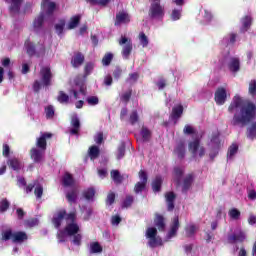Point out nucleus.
<instances>
[{
	"label": "nucleus",
	"mask_w": 256,
	"mask_h": 256,
	"mask_svg": "<svg viewBox=\"0 0 256 256\" xmlns=\"http://www.w3.org/2000/svg\"><path fill=\"white\" fill-rule=\"evenodd\" d=\"M94 141H95L96 145H102V143H103V132H98L94 136Z\"/></svg>",
	"instance_id": "338daca9"
},
{
	"label": "nucleus",
	"mask_w": 256,
	"mask_h": 256,
	"mask_svg": "<svg viewBox=\"0 0 256 256\" xmlns=\"http://www.w3.org/2000/svg\"><path fill=\"white\" fill-rule=\"evenodd\" d=\"M214 99L218 105L225 104V89L223 87L216 90Z\"/></svg>",
	"instance_id": "bb28decb"
},
{
	"label": "nucleus",
	"mask_w": 256,
	"mask_h": 256,
	"mask_svg": "<svg viewBox=\"0 0 256 256\" xmlns=\"http://www.w3.org/2000/svg\"><path fill=\"white\" fill-rule=\"evenodd\" d=\"M129 121L131 125L139 123V113L137 110H133L130 114Z\"/></svg>",
	"instance_id": "8fccbe9b"
},
{
	"label": "nucleus",
	"mask_w": 256,
	"mask_h": 256,
	"mask_svg": "<svg viewBox=\"0 0 256 256\" xmlns=\"http://www.w3.org/2000/svg\"><path fill=\"white\" fill-rule=\"evenodd\" d=\"M97 191L93 187H89L82 192V196L86 201H93L95 199Z\"/></svg>",
	"instance_id": "7c9ffc66"
},
{
	"label": "nucleus",
	"mask_w": 256,
	"mask_h": 256,
	"mask_svg": "<svg viewBox=\"0 0 256 256\" xmlns=\"http://www.w3.org/2000/svg\"><path fill=\"white\" fill-rule=\"evenodd\" d=\"M115 203V194L114 192H109L106 198V205H113Z\"/></svg>",
	"instance_id": "69168bd1"
},
{
	"label": "nucleus",
	"mask_w": 256,
	"mask_h": 256,
	"mask_svg": "<svg viewBox=\"0 0 256 256\" xmlns=\"http://www.w3.org/2000/svg\"><path fill=\"white\" fill-rule=\"evenodd\" d=\"M191 185H193V174H188L183 181V193H187L191 189Z\"/></svg>",
	"instance_id": "2f4dec72"
},
{
	"label": "nucleus",
	"mask_w": 256,
	"mask_h": 256,
	"mask_svg": "<svg viewBox=\"0 0 256 256\" xmlns=\"http://www.w3.org/2000/svg\"><path fill=\"white\" fill-rule=\"evenodd\" d=\"M138 177L140 181L134 185V193H136V195L143 193V191L147 189V182L149 181V176H147V172L145 170H140L138 172Z\"/></svg>",
	"instance_id": "423d86ee"
},
{
	"label": "nucleus",
	"mask_w": 256,
	"mask_h": 256,
	"mask_svg": "<svg viewBox=\"0 0 256 256\" xmlns=\"http://www.w3.org/2000/svg\"><path fill=\"white\" fill-rule=\"evenodd\" d=\"M43 23H45V12H40L32 24L34 33H41L43 31Z\"/></svg>",
	"instance_id": "9b49d317"
},
{
	"label": "nucleus",
	"mask_w": 256,
	"mask_h": 256,
	"mask_svg": "<svg viewBox=\"0 0 256 256\" xmlns=\"http://www.w3.org/2000/svg\"><path fill=\"white\" fill-rule=\"evenodd\" d=\"M79 23H81V15L72 16L68 23L67 29H76V27H79Z\"/></svg>",
	"instance_id": "473e14b6"
},
{
	"label": "nucleus",
	"mask_w": 256,
	"mask_h": 256,
	"mask_svg": "<svg viewBox=\"0 0 256 256\" xmlns=\"http://www.w3.org/2000/svg\"><path fill=\"white\" fill-rule=\"evenodd\" d=\"M170 17H171L172 21H179V19H181V10H179V9L172 10Z\"/></svg>",
	"instance_id": "bf43d9fd"
},
{
	"label": "nucleus",
	"mask_w": 256,
	"mask_h": 256,
	"mask_svg": "<svg viewBox=\"0 0 256 256\" xmlns=\"http://www.w3.org/2000/svg\"><path fill=\"white\" fill-rule=\"evenodd\" d=\"M247 241V232L241 228L235 230L233 234L228 235V243H243Z\"/></svg>",
	"instance_id": "1a4fd4ad"
},
{
	"label": "nucleus",
	"mask_w": 256,
	"mask_h": 256,
	"mask_svg": "<svg viewBox=\"0 0 256 256\" xmlns=\"http://www.w3.org/2000/svg\"><path fill=\"white\" fill-rule=\"evenodd\" d=\"M7 165L13 171H21V161L17 158H10L7 160Z\"/></svg>",
	"instance_id": "c756f323"
},
{
	"label": "nucleus",
	"mask_w": 256,
	"mask_h": 256,
	"mask_svg": "<svg viewBox=\"0 0 256 256\" xmlns=\"http://www.w3.org/2000/svg\"><path fill=\"white\" fill-rule=\"evenodd\" d=\"M228 68L232 73H237L239 71V59L232 58L228 63Z\"/></svg>",
	"instance_id": "e433bc0d"
},
{
	"label": "nucleus",
	"mask_w": 256,
	"mask_h": 256,
	"mask_svg": "<svg viewBox=\"0 0 256 256\" xmlns=\"http://www.w3.org/2000/svg\"><path fill=\"white\" fill-rule=\"evenodd\" d=\"M119 45H124L122 48V56L124 59H129V55H131V52L133 51V42L131 39L127 37H121L119 40Z\"/></svg>",
	"instance_id": "9d476101"
},
{
	"label": "nucleus",
	"mask_w": 256,
	"mask_h": 256,
	"mask_svg": "<svg viewBox=\"0 0 256 256\" xmlns=\"http://www.w3.org/2000/svg\"><path fill=\"white\" fill-rule=\"evenodd\" d=\"M181 115H183V105L179 104L177 106H174L170 114L171 119H181Z\"/></svg>",
	"instance_id": "c85d7f7f"
},
{
	"label": "nucleus",
	"mask_w": 256,
	"mask_h": 256,
	"mask_svg": "<svg viewBox=\"0 0 256 256\" xmlns=\"http://www.w3.org/2000/svg\"><path fill=\"white\" fill-rule=\"evenodd\" d=\"M146 237L147 239H151L153 237H157V228L155 227H149L146 230Z\"/></svg>",
	"instance_id": "864d4df0"
},
{
	"label": "nucleus",
	"mask_w": 256,
	"mask_h": 256,
	"mask_svg": "<svg viewBox=\"0 0 256 256\" xmlns=\"http://www.w3.org/2000/svg\"><path fill=\"white\" fill-rule=\"evenodd\" d=\"M79 197V190L77 188H72L68 192H66V199L69 205H74L77 203V199Z\"/></svg>",
	"instance_id": "4be33fe9"
},
{
	"label": "nucleus",
	"mask_w": 256,
	"mask_h": 256,
	"mask_svg": "<svg viewBox=\"0 0 256 256\" xmlns=\"http://www.w3.org/2000/svg\"><path fill=\"white\" fill-rule=\"evenodd\" d=\"M24 49L26 50L28 57H43L47 51L44 44L38 43L37 49V45H35L29 38L24 42Z\"/></svg>",
	"instance_id": "7ed1b4c3"
},
{
	"label": "nucleus",
	"mask_w": 256,
	"mask_h": 256,
	"mask_svg": "<svg viewBox=\"0 0 256 256\" xmlns=\"http://www.w3.org/2000/svg\"><path fill=\"white\" fill-rule=\"evenodd\" d=\"M163 185V178L161 176H156L152 181V189L154 193H159L161 191V186Z\"/></svg>",
	"instance_id": "f704fd0d"
},
{
	"label": "nucleus",
	"mask_w": 256,
	"mask_h": 256,
	"mask_svg": "<svg viewBox=\"0 0 256 256\" xmlns=\"http://www.w3.org/2000/svg\"><path fill=\"white\" fill-rule=\"evenodd\" d=\"M79 231V224L76 222L68 223L64 228V233H66L67 237H73V235H77Z\"/></svg>",
	"instance_id": "a211bd4d"
},
{
	"label": "nucleus",
	"mask_w": 256,
	"mask_h": 256,
	"mask_svg": "<svg viewBox=\"0 0 256 256\" xmlns=\"http://www.w3.org/2000/svg\"><path fill=\"white\" fill-rule=\"evenodd\" d=\"M72 243L74 245H77V247L81 246V241L83 239V236L79 233L75 234V235H72Z\"/></svg>",
	"instance_id": "13d9d810"
},
{
	"label": "nucleus",
	"mask_w": 256,
	"mask_h": 256,
	"mask_svg": "<svg viewBox=\"0 0 256 256\" xmlns=\"http://www.w3.org/2000/svg\"><path fill=\"white\" fill-rule=\"evenodd\" d=\"M62 185L63 187H73V185H75V178H73V174L65 172L62 177Z\"/></svg>",
	"instance_id": "393cba45"
},
{
	"label": "nucleus",
	"mask_w": 256,
	"mask_h": 256,
	"mask_svg": "<svg viewBox=\"0 0 256 256\" xmlns=\"http://www.w3.org/2000/svg\"><path fill=\"white\" fill-rule=\"evenodd\" d=\"M6 3H10L9 11L11 15H17L21 11V5H23V0H5Z\"/></svg>",
	"instance_id": "2eb2a0df"
},
{
	"label": "nucleus",
	"mask_w": 256,
	"mask_h": 256,
	"mask_svg": "<svg viewBox=\"0 0 256 256\" xmlns=\"http://www.w3.org/2000/svg\"><path fill=\"white\" fill-rule=\"evenodd\" d=\"M135 199L131 195H127L124 201L122 202V209H128V207H131L133 205V201Z\"/></svg>",
	"instance_id": "09e8293b"
},
{
	"label": "nucleus",
	"mask_w": 256,
	"mask_h": 256,
	"mask_svg": "<svg viewBox=\"0 0 256 256\" xmlns=\"http://www.w3.org/2000/svg\"><path fill=\"white\" fill-rule=\"evenodd\" d=\"M90 253L91 254L103 253V246H101L99 242H92L90 244Z\"/></svg>",
	"instance_id": "58836bf2"
},
{
	"label": "nucleus",
	"mask_w": 256,
	"mask_h": 256,
	"mask_svg": "<svg viewBox=\"0 0 256 256\" xmlns=\"http://www.w3.org/2000/svg\"><path fill=\"white\" fill-rule=\"evenodd\" d=\"M51 0H42L41 3V7L43 9H45V7H47L46 9V15H48V17H51V15H53V13H55V9H57V4L55 2H50Z\"/></svg>",
	"instance_id": "412c9836"
},
{
	"label": "nucleus",
	"mask_w": 256,
	"mask_h": 256,
	"mask_svg": "<svg viewBox=\"0 0 256 256\" xmlns=\"http://www.w3.org/2000/svg\"><path fill=\"white\" fill-rule=\"evenodd\" d=\"M138 39L140 41V44L142 45V47H148L149 45V38L147 37V35L145 34V32H140Z\"/></svg>",
	"instance_id": "de8ad7c7"
},
{
	"label": "nucleus",
	"mask_w": 256,
	"mask_h": 256,
	"mask_svg": "<svg viewBox=\"0 0 256 256\" xmlns=\"http://www.w3.org/2000/svg\"><path fill=\"white\" fill-rule=\"evenodd\" d=\"M57 101L62 105H67L69 104V101H70L69 95L64 91H59L57 96Z\"/></svg>",
	"instance_id": "c9c22d12"
},
{
	"label": "nucleus",
	"mask_w": 256,
	"mask_h": 256,
	"mask_svg": "<svg viewBox=\"0 0 256 256\" xmlns=\"http://www.w3.org/2000/svg\"><path fill=\"white\" fill-rule=\"evenodd\" d=\"M101 155V150L99 149V146L92 145L88 149V157L91 161H95V159H99V156Z\"/></svg>",
	"instance_id": "a878e982"
},
{
	"label": "nucleus",
	"mask_w": 256,
	"mask_h": 256,
	"mask_svg": "<svg viewBox=\"0 0 256 256\" xmlns=\"http://www.w3.org/2000/svg\"><path fill=\"white\" fill-rule=\"evenodd\" d=\"M228 217L233 221H239V219H241V211L236 208H232L228 211Z\"/></svg>",
	"instance_id": "4c0bfd02"
},
{
	"label": "nucleus",
	"mask_w": 256,
	"mask_h": 256,
	"mask_svg": "<svg viewBox=\"0 0 256 256\" xmlns=\"http://www.w3.org/2000/svg\"><path fill=\"white\" fill-rule=\"evenodd\" d=\"M10 207H11V202H9L7 198H3L0 201V213H6V211H9Z\"/></svg>",
	"instance_id": "37998d69"
},
{
	"label": "nucleus",
	"mask_w": 256,
	"mask_h": 256,
	"mask_svg": "<svg viewBox=\"0 0 256 256\" xmlns=\"http://www.w3.org/2000/svg\"><path fill=\"white\" fill-rule=\"evenodd\" d=\"M234 103L236 109H240V112L234 116V125H247L256 113V105L249 101H243L239 97L234 99Z\"/></svg>",
	"instance_id": "f257e3e1"
},
{
	"label": "nucleus",
	"mask_w": 256,
	"mask_h": 256,
	"mask_svg": "<svg viewBox=\"0 0 256 256\" xmlns=\"http://www.w3.org/2000/svg\"><path fill=\"white\" fill-rule=\"evenodd\" d=\"M65 19H60L58 24H55L54 29L57 33V35L61 36L63 35V31L65 30Z\"/></svg>",
	"instance_id": "ea45409f"
},
{
	"label": "nucleus",
	"mask_w": 256,
	"mask_h": 256,
	"mask_svg": "<svg viewBox=\"0 0 256 256\" xmlns=\"http://www.w3.org/2000/svg\"><path fill=\"white\" fill-rule=\"evenodd\" d=\"M188 149L194 157H197V153L199 157L205 156V147L201 146V140L199 138H196L194 141L189 142Z\"/></svg>",
	"instance_id": "0eeeda50"
},
{
	"label": "nucleus",
	"mask_w": 256,
	"mask_h": 256,
	"mask_svg": "<svg viewBox=\"0 0 256 256\" xmlns=\"http://www.w3.org/2000/svg\"><path fill=\"white\" fill-rule=\"evenodd\" d=\"M128 23H131V16L127 12H119L116 14V19L114 22L115 27H119V25H127Z\"/></svg>",
	"instance_id": "ddd939ff"
},
{
	"label": "nucleus",
	"mask_w": 256,
	"mask_h": 256,
	"mask_svg": "<svg viewBox=\"0 0 256 256\" xmlns=\"http://www.w3.org/2000/svg\"><path fill=\"white\" fill-rule=\"evenodd\" d=\"M29 239L27 232L24 231H17L13 232V230H5L2 232V241H9L11 240L12 243H25Z\"/></svg>",
	"instance_id": "20e7f679"
},
{
	"label": "nucleus",
	"mask_w": 256,
	"mask_h": 256,
	"mask_svg": "<svg viewBox=\"0 0 256 256\" xmlns=\"http://www.w3.org/2000/svg\"><path fill=\"white\" fill-rule=\"evenodd\" d=\"M179 227H181V224L179 223V216H175L172 220L170 230L168 232L169 239H172V237L177 236V231H179Z\"/></svg>",
	"instance_id": "f3484780"
},
{
	"label": "nucleus",
	"mask_w": 256,
	"mask_h": 256,
	"mask_svg": "<svg viewBox=\"0 0 256 256\" xmlns=\"http://www.w3.org/2000/svg\"><path fill=\"white\" fill-rule=\"evenodd\" d=\"M249 139H255L256 137V122L248 129Z\"/></svg>",
	"instance_id": "0e129e2a"
},
{
	"label": "nucleus",
	"mask_w": 256,
	"mask_h": 256,
	"mask_svg": "<svg viewBox=\"0 0 256 256\" xmlns=\"http://www.w3.org/2000/svg\"><path fill=\"white\" fill-rule=\"evenodd\" d=\"M174 175L177 177V183L181 182V178L183 177V169L179 167L174 168Z\"/></svg>",
	"instance_id": "e2e57ef3"
},
{
	"label": "nucleus",
	"mask_w": 256,
	"mask_h": 256,
	"mask_svg": "<svg viewBox=\"0 0 256 256\" xmlns=\"http://www.w3.org/2000/svg\"><path fill=\"white\" fill-rule=\"evenodd\" d=\"M154 225L157 227L158 231H165V227H167V224L165 223V217L159 213H156L154 218Z\"/></svg>",
	"instance_id": "5701e85b"
},
{
	"label": "nucleus",
	"mask_w": 256,
	"mask_h": 256,
	"mask_svg": "<svg viewBox=\"0 0 256 256\" xmlns=\"http://www.w3.org/2000/svg\"><path fill=\"white\" fill-rule=\"evenodd\" d=\"M110 176L112 181H114L116 185H121V183H123V176L121 175V172H119V170H112L110 172Z\"/></svg>",
	"instance_id": "72a5a7b5"
},
{
	"label": "nucleus",
	"mask_w": 256,
	"mask_h": 256,
	"mask_svg": "<svg viewBox=\"0 0 256 256\" xmlns=\"http://www.w3.org/2000/svg\"><path fill=\"white\" fill-rule=\"evenodd\" d=\"M165 199L168 211H173V209H175V199H177V195H175L174 192H167Z\"/></svg>",
	"instance_id": "b1692460"
},
{
	"label": "nucleus",
	"mask_w": 256,
	"mask_h": 256,
	"mask_svg": "<svg viewBox=\"0 0 256 256\" xmlns=\"http://www.w3.org/2000/svg\"><path fill=\"white\" fill-rule=\"evenodd\" d=\"M132 95H133V89L131 88L128 89V91L124 92L120 97L122 103H126V104L129 103V101H131Z\"/></svg>",
	"instance_id": "a18cd8bd"
},
{
	"label": "nucleus",
	"mask_w": 256,
	"mask_h": 256,
	"mask_svg": "<svg viewBox=\"0 0 256 256\" xmlns=\"http://www.w3.org/2000/svg\"><path fill=\"white\" fill-rule=\"evenodd\" d=\"M93 63L89 62L84 67V77H89L91 75V72L93 71Z\"/></svg>",
	"instance_id": "680f3d73"
},
{
	"label": "nucleus",
	"mask_w": 256,
	"mask_h": 256,
	"mask_svg": "<svg viewBox=\"0 0 256 256\" xmlns=\"http://www.w3.org/2000/svg\"><path fill=\"white\" fill-rule=\"evenodd\" d=\"M113 53L108 52L106 53L102 58V65L104 67H109L111 65V62L113 61Z\"/></svg>",
	"instance_id": "79ce46f5"
},
{
	"label": "nucleus",
	"mask_w": 256,
	"mask_h": 256,
	"mask_svg": "<svg viewBox=\"0 0 256 256\" xmlns=\"http://www.w3.org/2000/svg\"><path fill=\"white\" fill-rule=\"evenodd\" d=\"M140 134L143 141H149L151 139V130L145 126L142 127Z\"/></svg>",
	"instance_id": "49530a36"
},
{
	"label": "nucleus",
	"mask_w": 256,
	"mask_h": 256,
	"mask_svg": "<svg viewBox=\"0 0 256 256\" xmlns=\"http://www.w3.org/2000/svg\"><path fill=\"white\" fill-rule=\"evenodd\" d=\"M209 147H211L210 159H212L213 161L215 157H217V153H219V147H221V140L219 139V133L215 132L212 134Z\"/></svg>",
	"instance_id": "6e6552de"
},
{
	"label": "nucleus",
	"mask_w": 256,
	"mask_h": 256,
	"mask_svg": "<svg viewBox=\"0 0 256 256\" xmlns=\"http://www.w3.org/2000/svg\"><path fill=\"white\" fill-rule=\"evenodd\" d=\"M175 155H177L178 159H185V142L180 141L177 145L176 148L174 149Z\"/></svg>",
	"instance_id": "cd10ccee"
},
{
	"label": "nucleus",
	"mask_w": 256,
	"mask_h": 256,
	"mask_svg": "<svg viewBox=\"0 0 256 256\" xmlns=\"http://www.w3.org/2000/svg\"><path fill=\"white\" fill-rule=\"evenodd\" d=\"M40 77L41 82L39 80H35L32 86L35 93H39V91H41V85H43V87H50L51 81L53 79V72H51V67L43 66L40 69Z\"/></svg>",
	"instance_id": "f03ea898"
},
{
	"label": "nucleus",
	"mask_w": 256,
	"mask_h": 256,
	"mask_svg": "<svg viewBox=\"0 0 256 256\" xmlns=\"http://www.w3.org/2000/svg\"><path fill=\"white\" fill-rule=\"evenodd\" d=\"M242 31H247L249 27H251V17L246 16L244 19H242Z\"/></svg>",
	"instance_id": "6e6d98bb"
},
{
	"label": "nucleus",
	"mask_w": 256,
	"mask_h": 256,
	"mask_svg": "<svg viewBox=\"0 0 256 256\" xmlns=\"http://www.w3.org/2000/svg\"><path fill=\"white\" fill-rule=\"evenodd\" d=\"M26 227H37L39 225V220L37 218H30L25 221Z\"/></svg>",
	"instance_id": "4d7b16f0"
},
{
	"label": "nucleus",
	"mask_w": 256,
	"mask_h": 256,
	"mask_svg": "<svg viewBox=\"0 0 256 256\" xmlns=\"http://www.w3.org/2000/svg\"><path fill=\"white\" fill-rule=\"evenodd\" d=\"M44 155L45 150H41V148H32L30 150V157L33 159L34 163H41Z\"/></svg>",
	"instance_id": "dca6fc26"
},
{
	"label": "nucleus",
	"mask_w": 256,
	"mask_h": 256,
	"mask_svg": "<svg viewBox=\"0 0 256 256\" xmlns=\"http://www.w3.org/2000/svg\"><path fill=\"white\" fill-rule=\"evenodd\" d=\"M70 124L72 127L70 129L71 135H79V131H81V120L79 119V116H77V114H73L71 116Z\"/></svg>",
	"instance_id": "f8f14e48"
},
{
	"label": "nucleus",
	"mask_w": 256,
	"mask_h": 256,
	"mask_svg": "<svg viewBox=\"0 0 256 256\" xmlns=\"http://www.w3.org/2000/svg\"><path fill=\"white\" fill-rule=\"evenodd\" d=\"M148 245L151 247V249H155V247H158V245H163V241L161 238L155 236L153 238H149Z\"/></svg>",
	"instance_id": "a19ab883"
},
{
	"label": "nucleus",
	"mask_w": 256,
	"mask_h": 256,
	"mask_svg": "<svg viewBox=\"0 0 256 256\" xmlns=\"http://www.w3.org/2000/svg\"><path fill=\"white\" fill-rule=\"evenodd\" d=\"M125 157V144H122L118 148L117 159H123Z\"/></svg>",
	"instance_id": "774afa93"
},
{
	"label": "nucleus",
	"mask_w": 256,
	"mask_h": 256,
	"mask_svg": "<svg viewBox=\"0 0 256 256\" xmlns=\"http://www.w3.org/2000/svg\"><path fill=\"white\" fill-rule=\"evenodd\" d=\"M239 150V146L237 144H232L228 149V159H233V156L237 153Z\"/></svg>",
	"instance_id": "3c124183"
},
{
	"label": "nucleus",
	"mask_w": 256,
	"mask_h": 256,
	"mask_svg": "<svg viewBox=\"0 0 256 256\" xmlns=\"http://www.w3.org/2000/svg\"><path fill=\"white\" fill-rule=\"evenodd\" d=\"M88 105H91V106H95V105H99V97L97 96H89L87 99H86Z\"/></svg>",
	"instance_id": "052dcab7"
},
{
	"label": "nucleus",
	"mask_w": 256,
	"mask_h": 256,
	"mask_svg": "<svg viewBox=\"0 0 256 256\" xmlns=\"http://www.w3.org/2000/svg\"><path fill=\"white\" fill-rule=\"evenodd\" d=\"M46 118L53 119L55 117V108L52 105H49L45 108Z\"/></svg>",
	"instance_id": "603ef678"
},
{
	"label": "nucleus",
	"mask_w": 256,
	"mask_h": 256,
	"mask_svg": "<svg viewBox=\"0 0 256 256\" xmlns=\"http://www.w3.org/2000/svg\"><path fill=\"white\" fill-rule=\"evenodd\" d=\"M148 15L150 19H163L165 17V8L161 6V1L151 3Z\"/></svg>",
	"instance_id": "39448f33"
},
{
	"label": "nucleus",
	"mask_w": 256,
	"mask_h": 256,
	"mask_svg": "<svg viewBox=\"0 0 256 256\" xmlns=\"http://www.w3.org/2000/svg\"><path fill=\"white\" fill-rule=\"evenodd\" d=\"M67 216V210L63 209L58 211L57 215L53 217L52 223L56 229H59L61 227V224L63 223V219Z\"/></svg>",
	"instance_id": "aec40b11"
},
{
	"label": "nucleus",
	"mask_w": 256,
	"mask_h": 256,
	"mask_svg": "<svg viewBox=\"0 0 256 256\" xmlns=\"http://www.w3.org/2000/svg\"><path fill=\"white\" fill-rule=\"evenodd\" d=\"M196 231H197V227H195V225L193 224L185 228L187 237H193Z\"/></svg>",
	"instance_id": "5fc2aeb1"
},
{
	"label": "nucleus",
	"mask_w": 256,
	"mask_h": 256,
	"mask_svg": "<svg viewBox=\"0 0 256 256\" xmlns=\"http://www.w3.org/2000/svg\"><path fill=\"white\" fill-rule=\"evenodd\" d=\"M51 137H53V134L49 132L41 134V136L37 138L36 147L42 151H47V139H51Z\"/></svg>",
	"instance_id": "4468645a"
},
{
	"label": "nucleus",
	"mask_w": 256,
	"mask_h": 256,
	"mask_svg": "<svg viewBox=\"0 0 256 256\" xmlns=\"http://www.w3.org/2000/svg\"><path fill=\"white\" fill-rule=\"evenodd\" d=\"M85 63V55L81 52L75 53V55L71 59V65L74 69L81 67Z\"/></svg>",
	"instance_id": "6ab92c4d"
},
{
	"label": "nucleus",
	"mask_w": 256,
	"mask_h": 256,
	"mask_svg": "<svg viewBox=\"0 0 256 256\" xmlns=\"http://www.w3.org/2000/svg\"><path fill=\"white\" fill-rule=\"evenodd\" d=\"M85 1L90 5H100V7H107V5L111 3V0H85Z\"/></svg>",
	"instance_id": "c03bdc74"
}]
</instances>
